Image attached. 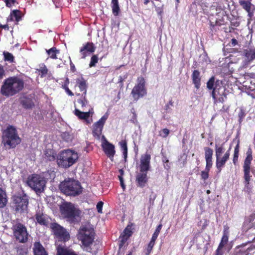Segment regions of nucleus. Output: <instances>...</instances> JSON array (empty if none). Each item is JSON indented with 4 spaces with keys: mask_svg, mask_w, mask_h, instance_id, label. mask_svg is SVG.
<instances>
[{
    "mask_svg": "<svg viewBox=\"0 0 255 255\" xmlns=\"http://www.w3.org/2000/svg\"><path fill=\"white\" fill-rule=\"evenodd\" d=\"M1 139L3 146L8 149L15 148L21 142L16 128L11 125L2 130Z\"/></svg>",
    "mask_w": 255,
    "mask_h": 255,
    "instance_id": "nucleus-1",
    "label": "nucleus"
},
{
    "mask_svg": "<svg viewBox=\"0 0 255 255\" xmlns=\"http://www.w3.org/2000/svg\"><path fill=\"white\" fill-rule=\"evenodd\" d=\"M24 82L21 78L13 76L5 79L1 87V94L5 96H13L22 90Z\"/></svg>",
    "mask_w": 255,
    "mask_h": 255,
    "instance_id": "nucleus-2",
    "label": "nucleus"
},
{
    "mask_svg": "<svg viewBox=\"0 0 255 255\" xmlns=\"http://www.w3.org/2000/svg\"><path fill=\"white\" fill-rule=\"evenodd\" d=\"M60 211L63 217L71 223H78L81 221V211L70 202H65L61 205Z\"/></svg>",
    "mask_w": 255,
    "mask_h": 255,
    "instance_id": "nucleus-3",
    "label": "nucleus"
},
{
    "mask_svg": "<svg viewBox=\"0 0 255 255\" xmlns=\"http://www.w3.org/2000/svg\"><path fill=\"white\" fill-rule=\"evenodd\" d=\"M59 188L63 194L67 196H76L82 192V187L80 183L71 178L61 182L59 185Z\"/></svg>",
    "mask_w": 255,
    "mask_h": 255,
    "instance_id": "nucleus-4",
    "label": "nucleus"
},
{
    "mask_svg": "<svg viewBox=\"0 0 255 255\" xmlns=\"http://www.w3.org/2000/svg\"><path fill=\"white\" fill-rule=\"evenodd\" d=\"M78 158L77 152L71 149L64 150L57 156V164L63 168H68L75 164Z\"/></svg>",
    "mask_w": 255,
    "mask_h": 255,
    "instance_id": "nucleus-5",
    "label": "nucleus"
},
{
    "mask_svg": "<svg viewBox=\"0 0 255 255\" xmlns=\"http://www.w3.org/2000/svg\"><path fill=\"white\" fill-rule=\"evenodd\" d=\"M95 233L93 228L89 225L82 226L79 230L78 238L81 241L85 248H88L94 240Z\"/></svg>",
    "mask_w": 255,
    "mask_h": 255,
    "instance_id": "nucleus-6",
    "label": "nucleus"
},
{
    "mask_svg": "<svg viewBox=\"0 0 255 255\" xmlns=\"http://www.w3.org/2000/svg\"><path fill=\"white\" fill-rule=\"evenodd\" d=\"M27 184L37 194L40 193L44 190L46 180L43 177L39 175L33 174L28 177Z\"/></svg>",
    "mask_w": 255,
    "mask_h": 255,
    "instance_id": "nucleus-7",
    "label": "nucleus"
},
{
    "mask_svg": "<svg viewBox=\"0 0 255 255\" xmlns=\"http://www.w3.org/2000/svg\"><path fill=\"white\" fill-rule=\"evenodd\" d=\"M11 229L13 236L19 243H24L28 240V234L26 227L19 222L13 225Z\"/></svg>",
    "mask_w": 255,
    "mask_h": 255,
    "instance_id": "nucleus-8",
    "label": "nucleus"
},
{
    "mask_svg": "<svg viewBox=\"0 0 255 255\" xmlns=\"http://www.w3.org/2000/svg\"><path fill=\"white\" fill-rule=\"evenodd\" d=\"M246 154L247 156L245 159L243 165V170L244 173V178L245 179V187L249 188L250 181L252 177V176L250 175V172L251 169V162L253 160L252 150L251 148H248Z\"/></svg>",
    "mask_w": 255,
    "mask_h": 255,
    "instance_id": "nucleus-9",
    "label": "nucleus"
},
{
    "mask_svg": "<svg viewBox=\"0 0 255 255\" xmlns=\"http://www.w3.org/2000/svg\"><path fill=\"white\" fill-rule=\"evenodd\" d=\"M137 82V84L133 87L131 93L133 98L135 101H137L138 99L143 97L146 94L144 78L143 77L138 78Z\"/></svg>",
    "mask_w": 255,
    "mask_h": 255,
    "instance_id": "nucleus-10",
    "label": "nucleus"
},
{
    "mask_svg": "<svg viewBox=\"0 0 255 255\" xmlns=\"http://www.w3.org/2000/svg\"><path fill=\"white\" fill-rule=\"evenodd\" d=\"M50 226L54 234L59 240L64 242L69 240V234L63 227L55 223L51 224Z\"/></svg>",
    "mask_w": 255,
    "mask_h": 255,
    "instance_id": "nucleus-11",
    "label": "nucleus"
},
{
    "mask_svg": "<svg viewBox=\"0 0 255 255\" xmlns=\"http://www.w3.org/2000/svg\"><path fill=\"white\" fill-rule=\"evenodd\" d=\"M13 201L15 210L20 213L26 210L28 203V198L26 195L15 196L13 197Z\"/></svg>",
    "mask_w": 255,
    "mask_h": 255,
    "instance_id": "nucleus-12",
    "label": "nucleus"
},
{
    "mask_svg": "<svg viewBox=\"0 0 255 255\" xmlns=\"http://www.w3.org/2000/svg\"><path fill=\"white\" fill-rule=\"evenodd\" d=\"M242 55L244 57L242 62V67L245 68L255 59V48H248L244 49Z\"/></svg>",
    "mask_w": 255,
    "mask_h": 255,
    "instance_id": "nucleus-13",
    "label": "nucleus"
},
{
    "mask_svg": "<svg viewBox=\"0 0 255 255\" xmlns=\"http://www.w3.org/2000/svg\"><path fill=\"white\" fill-rule=\"evenodd\" d=\"M151 156L149 154L146 153L142 154L140 158L139 169L140 172H147L150 170Z\"/></svg>",
    "mask_w": 255,
    "mask_h": 255,
    "instance_id": "nucleus-14",
    "label": "nucleus"
},
{
    "mask_svg": "<svg viewBox=\"0 0 255 255\" xmlns=\"http://www.w3.org/2000/svg\"><path fill=\"white\" fill-rule=\"evenodd\" d=\"M104 141L102 142V147L106 154L111 159L113 160L114 156L115 154V146L113 144L108 142L103 136Z\"/></svg>",
    "mask_w": 255,
    "mask_h": 255,
    "instance_id": "nucleus-15",
    "label": "nucleus"
},
{
    "mask_svg": "<svg viewBox=\"0 0 255 255\" xmlns=\"http://www.w3.org/2000/svg\"><path fill=\"white\" fill-rule=\"evenodd\" d=\"M108 118V114H105L98 122L93 125V133L99 136L102 133L104 125Z\"/></svg>",
    "mask_w": 255,
    "mask_h": 255,
    "instance_id": "nucleus-16",
    "label": "nucleus"
},
{
    "mask_svg": "<svg viewBox=\"0 0 255 255\" xmlns=\"http://www.w3.org/2000/svg\"><path fill=\"white\" fill-rule=\"evenodd\" d=\"M36 221L39 225L47 226L50 222V218L41 211L37 210L34 216Z\"/></svg>",
    "mask_w": 255,
    "mask_h": 255,
    "instance_id": "nucleus-17",
    "label": "nucleus"
},
{
    "mask_svg": "<svg viewBox=\"0 0 255 255\" xmlns=\"http://www.w3.org/2000/svg\"><path fill=\"white\" fill-rule=\"evenodd\" d=\"M230 148L228 150L223 157L220 156L219 157H216V166L217 168L218 169V172H220L222 170V168L224 167L226 162L229 159L230 153Z\"/></svg>",
    "mask_w": 255,
    "mask_h": 255,
    "instance_id": "nucleus-18",
    "label": "nucleus"
},
{
    "mask_svg": "<svg viewBox=\"0 0 255 255\" xmlns=\"http://www.w3.org/2000/svg\"><path fill=\"white\" fill-rule=\"evenodd\" d=\"M240 5L248 12V15L250 18L253 16L255 10L254 6L250 0H239Z\"/></svg>",
    "mask_w": 255,
    "mask_h": 255,
    "instance_id": "nucleus-19",
    "label": "nucleus"
},
{
    "mask_svg": "<svg viewBox=\"0 0 255 255\" xmlns=\"http://www.w3.org/2000/svg\"><path fill=\"white\" fill-rule=\"evenodd\" d=\"M131 235L132 232L131 231V227L129 226H128L120 236L121 241L119 244L120 249L123 246Z\"/></svg>",
    "mask_w": 255,
    "mask_h": 255,
    "instance_id": "nucleus-20",
    "label": "nucleus"
},
{
    "mask_svg": "<svg viewBox=\"0 0 255 255\" xmlns=\"http://www.w3.org/2000/svg\"><path fill=\"white\" fill-rule=\"evenodd\" d=\"M147 172H140L137 174L135 181L137 186L143 188L147 182Z\"/></svg>",
    "mask_w": 255,
    "mask_h": 255,
    "instance_id": "nucleus-21",
    "label": "nucleus"
},
{
    "mask_svg": "<svg viewBox=\"0 0 255 255\" xmlns=\"http://www.w3.org/2000/svg\"><path fill=\"white\" fill-rule=\"evenodd\" d=\"M95 49L96 47L93 43L87 42L80 50V52L82 55V58H85L87 56V53H93L95 51Z\"/></svg>",
    "mask_w": 255,
    "mask_h": 255,
    "instance_id": "nucleus-22",
    "label": "nucleus"
},
{
    "mask_svg": "<svg viewBox=\"0 0 255 255\" xmlns=\"http://www.w3.org/2000/svg\"><path fill=\"white\" fill-rule=\"evenodd\" d=\"M93 113L94 112L92 111V110L91 111L89 110L88 112H83L77 109H75L74 111L75 115L78 117L79 119L85 120L88 124L91 123V121L88 120V118L90 115H92Z\"/></svg>",
    "mask_w": 255,
    "mask_h": 255,
    "instance_id": "nucleus-23",
    "label": "nucleus"
},
{
    "mask_svg": "<svg viewBox=\"0 0 255 255\" xmlns=\"http://www.w3.org/2000/svg\"><path fill=\"white\" fill-rule=\"evenodd\" d=\"M20 104L24 108L26 109H32L34 106V102L31 98L27 97L22 98L20 100Z\"/></svg>",
    "mask_w": 255,
    "mask_h": 255,
    "instance_id": "nucleus-24",
    "label": "nucleus"
},
{
    "mask_svg": "<svg viewBox=\"0 0 255 255\" xmlns=\"http://www.w3.org/2000/svg\"><path fill=\"white\" fill-rule=\"evenodd\" d=\"M193 83L197 89H199L201 85L200 72L198 70H194L192 75Z\"/></svg>",
    "mask_w": 255,
    "mask_h": 255,
    "instance_id": "nucleus-25",
    "label": "nucleus"
},
{
    "mask_svg": "<svg viewBox=\"0 0 255 255\" xmlns=\"http://www.w3.org/2000/svg\"><path fill=\"white\" fill-rule=\"evenodd\" d=\"M33 250L34 255H41L46 253L44 248L39 242L34 243Z\"/></svg>",
    "mask_w": 255,
    "mask_h": 255,
    "instance_id": "nucleus-26",
    "label": "nucleus"
},
{
    "mask_svg": "<svg viewBox=\"0 0 255 255\" xmlns=\"http://www.w3.org/2000/svg\"><path fill=\"white\" fill-rule=\"evenodd\" d=\"M245 244H242L241 246L237 247L235 249V255H248L249 251L250 250L249 248H245Z\"/></svg>",
    "mask_w": 255,
    "mask_h": 255,
    "instance_id": "nucleus-27",
    "label": "nucleus"
},
{
    "mask_svg": "<svg viewBox=\"0 0 255 255\" xmlns=\"http://www.w3.org/2000/svg\"><path fill=\"white\" fill-rule=\"evenodd\" d=\"M21 17V12L19 10H13L7 18V21H12L14 18L16 21L18 22L20 20Z\"/></svg>",
    "mask_w": 255,
    "mask_h": 255,
    "instance_id": "nucleus-28",
    "label": "nucleus"
},
{
    "mask_svg": "<svg viewBox=\"0 0 255 255\" xmlns=\"http://www.w3.org/2000/svg\"><path fill=\"white\" fill-rule=\"evenodd\" d=\"M57 255H77L74 251L59 246L57 249Z\"/></svg>",
    "mask_w": 255,
    "mask_h": 255,
    "instance_id": "nucleus-29",
    "label": "nucleus"
},
{
    "mask_svg": "<svg viewBox=\"0 0 255 255\" xmlns=\"http://www.w3.org/2000/svg\"><path fill=\"white\" fill-rule=\"evenodd\" d=\"M76 84L78 86L81 91H84V95L86 96L87 92V84L86 81L83 78H78L76 79Z\"/></svg>",
    "mask_w": 255,
    "mask_h": 255,
    "instance_id": "nucleus-30",
    "label": "nucleus"
},
{
    "mask_svg": "<svg viewBox=\"0 0 255 255\" xmlns=\"http://www.w3.org/2000/svg\"><path fill=\"white\" fill-rule=\"evenodd\" d=\"M111 7L113 14L118 16L120 11L118 0H112Z\"/></svg>",
    "mask_w": 255,
    "mask_h": 255,
    "instance_id": "nucleus-31",
    "label": "nucleus"
},
{
    "mask_svg": "<svg viewBox=\"0 0 255 255\" xmlns=\"http://www.w3.org/2000/svg\"><path fill=\"white\" fill-rule=\"evenodd\" d=\"M7 202V200L5 192L0 188V208L5 207Z\"/></svg>",
    "mask_w": 255,
    "mask_h": 255,
    "instance_id": "nucleus-32",
    "label": "nucleus"
},
{
    "mask_svg": "<svg viewBox=\"0 0 255 255\" xmlns=\"http://www.w3.org/2000/svg\"><path fill=\"white\" fill-rule=\"evenodd\" d=\"M45 157L49 161H54L56 158V153L53 149H46L44 153Z\"/></svg>",
    "mask_w": 255,
    "mask_h": 255,
    "instance_id": "nucleus-33",
    "label": "nucleus"
},
{
    "mask_svg": "<svg viewBox=\"0 0 255 255\" xmlns=\"http://www.w3.org/2000/svg\"><path fill=\"white\" fill-rule=\"evenodd\" d=\"M222 89L223 88L221 87L218 88L217 85H216L215 88L213 89L212 92V97L214 100L215 103L217 101L218 96L222 95V92H221L220 91L222 90Z\"/></svg>",
    "mask_w": 255,
    "mask_h": 255,
    "instance_id": "nucleus-34",
    "label": "nucleus"
},
{
    "mask_svg": "<svg viewBox=\"0 0 255 255\" xmlns=\"http://www.w3.org/2000/svg\"><path fill=\"white\" fill-rule=\"evenodd\" d=\"M119 144L121 149L123 150L124 159L125 161H126L128 155V147L127 142L126 140H122L119 142Z\"/></svg>",
    "mask_w": 255,
    "mask_h": 255,
    "instance_id": "nucleus-35",
    "label": "nucleus"
},
{
    "mask_svg": "<svg viewBox=\"0 0 255 255\" xmlns=\"http://www.w3.org/2000/svg\"><path fill=\"white\" fill-rule=\"evenodd\" d=\"M37 71L40 72L39 75L41 77H43L45 76L48 73V69L46 66L44 64H41L39 65V68L36 69Z\"/></svg>",
    "mask_w": 255,
    "mask_h": 255,
    "instance_id": "nucleus-36",
    "label": "nucleus"
},
{
    "mask_svg": "<svg viewBox=\"0 0 255 255\" xmlns=\"http://www.w3.org/2000/svg\"><path fill=\"white\" fill-rule=\"evenodd\" d=\"M240 141L239 140H238L237 144L236 145L235 149H234V157L233 161L234 164H236V163L238 161V157H239V147H240Z\"/></svg>",
    "mask_w": 255,
    "mask_h": 255,
    "instance_id": "nucleus-37",
    "label": "nucleus"
},
{
    "mask_svg": "<svg viewBox=\"0 0 255 255\" xmlns=\"http://www.w3.org/2000/svg\"><path fill=\"white\" fill-rule=\"evenodd\" d=\"M225 149L223 146V144L221 145H219L217 144H215V155L216 157L221 156L222 154L224 152Z\"/></svg>",
    "mask_w": 255,
    "mask_h": 255,
    "instance_id": "nucleus-38",
    "label": "nucleus"
},
{
    "mask_svg": "<svg viewBox=\"0 0 255 255\" xmlns=\"http://www.w3.org/2000/svg\"><path fill=\"white\" fill-rule=\"evenodd\" d=\"M46 52L50 58L52 59H56V54L59 53V51L57 50L55 47H52L49 50H47Z\"/></svg>",
    "mask_w": 255,
    "mask_h": 255,
    "instance_id": "nucleus-39",
    "label": "nucleus"
},
{
    "mask_svg": "<svg viewBox=\"0 0 255 255\" xmlns=\"http://www.w3.org/2000/svg\"><path fill=\"white\" fill-rule=\"evenodd\" d=\"M205 150V159H212V156L213 154V150L212 149L205 147L204 148Z\"/></svg>",
    "mask_w": 255,
    "mask_h": 255,
    "instance_id": "nucleus-40",
    "label": "nucleus"
},
{
    "mask_svg": "<svg viewBox=\"0 0 255 255\" xmlns=\"http://www.w3.org/2000/svg\"><path fill=\"white\" fill-rule=\"evenodd\" d=\"M82 96L83 99L78 100L77 101V102L80 104L81 109L83 110H84V108L86 106V105H87L88 102L87 99H86V96L82 95Z\"/></svg>",
    "mask_w": 255,
    "mask_h": 255,
    "instance_id": "nucleus-41",
    "label": "nucleus"
},
{
    "mask_svg": "<svg viewBox=\"0 0 255 255\" xmlns=\"http://www.w3.org/2000/svg\"><path fill=\"white\" fill-rule=\"evenodd\" d=\"M215 77H212L207 83V88L209 90H212L215 88Z\"/></svg>",
    "mask_w": 255,
    "mask_h": 255,
    "instance_id": "nucleus-42",
    "label": "nucleus"
},
{
    "mask_svg": "<svg viewBox=\"0 0 255 255\" xmlns=\"http://www.w3.org/2000/svg\"><path fill=\"white\" fill-rule=\"evenodd\" d=\"M161 228H162V225L161 224L159 225L157 227L155 232H154L153 234L152 235V238H151V239L152 240L156 241V239H157V237H158V235H159V233H160V232L161 231Z\"/></svg>",
    "mask_w": 255,
    "mask_h": 255,
    "instance_id": "nucleus-43",
    "label": "nucleus"
},
{
    "mask_svg": "<svg viewBox=\"0 0 255 255\" xmlns=\"http://www.w3.org/2000/svg\"><path fill=\"white\" fill-rule=\"evenodd\" d=\"M3 55L4 57L5 60L9 61L10 62H12L13 61L14 57L12 54H11L8 52H4Z\"/></svg>",
    "mask_w": 255,
    "mask_h": 255,
    "instance_id": "nucleus-44",
    "label": "nucleus"
},
{
    "mask_svg": "<svg viewBox=\"0 0 255 255\" xmlns=\"http://www.w3.org/2000/svg\"><path fill=\"white\" fill-rule=\"evenodd\" d=\"M98 57L97 55H94L92 56L91 58V61L89 64V67H94L96 65V64L98 63Z\"/></svg>",
    "mask_w": 255,
    "mask_h": 255,
    "instance_id": "nucleus-45",
    "label": "nucleus"
},
{
    "mask_svg": "<svg viewBox=\"0 0 255 255\" xmlns=\"http://www.w3.org/2000/svg\"><path fill=\"white\" fill-rule=\"evenodd\" d=\"M155 242V241L152 240V239H151L148 245L147 249H146V253H145L146 255H149L151 253V252L152 250V248H153V246H154Z\"/></svg>",
    "mask_w": 255,
    "mask_h": 255,
    "instance_id": "nucleus-46",
    "label": "nucleus"
},
{
    "mask_svg": "<svg viewBox=\"0 0 255 255\" xmlns=\"http://www.w3.org/2000/svg\"><path fill=\"white\" fill-rule=\"evenodd\" d=\"M170 131L168 129L165 128L161 129L159 132V135L163 138H166L169 134Z\"/></svg>",
    "mask_w": 255,
    "mask_h": 255,
    "instance_id": "nucleus-47",
    "label": "nucleus"
},
{
    "mask_svg": "<svg viewBox=\"0 0 255 255\" xmlns=\"http://www.w3.org/2000/svg\"><path fill=\"white\" fill-rule=\"evenodd\" d=\"M220 97L217 98V102H221V103H224L226 99V95L224 93V90L223 92H222V95L219 96Z\"/></svg>",
    "mask_w": 255,
    "mask_h": 255,
    "instance_id": "nucleus-48",
    "label": "nucleus"
},
{
    "mask_svg": "<svg viewBox=\"0 0 255 255\" xmlns=\"http://www.w3.org/2000/svg\"><path fill=\"white\" fill-rule=\"evenodd\" d=\"M206 162V170L209 171L212 166V159H205Z\"/></svg>",
    "mask_w": 255,
    "mask_h": 255,
    "instance_id": "nucleus-49",
    "label": "nucleus"
},
{
    "mask_svg": "<svg viewBox=\"0 0 255 255\" xmlns=\"http://www.w3.org/2000/svg\"><path fill=\"white\" fill-rule=\"evenodd\" d=\"M5 2L7 7H10L16 2V0H5Z\"/></svg>",
    "mask_w": 255,
    "mask_h": 255,
    "instance_id": "nucleus-50",
    "label": "nucleus"
},
{
    "mask_svg": "<svg viewBox=\"0 0 255 255\" xmlns=\"http://www.w3.org/2000/svg\"><path fill=\"white\" fill-rule=\"evenodd\" d=\"M103 206V202L102 201L99 202L96 206V208L98 211V212L99 213H102V207Z\"/></svg>",
    "mask_w": 255,
    "mask_h": 255,
    "instance_id": "nucleus-51",
    "label": "nucleus"
},
{
    "mask_svg": "<svg viewBox=\"0 0 255 255\" xmlns=\"http://www.w3.org/2000/svg\"><path fill=\"white\" fill-rule=\"evenodd\" d=\"M209 171H207V170H206V171H202L201 172V177H202V178L204 180H206L208 177H209V174H208V172Z\"/></svg>",
    "mask_w": 255,
    "mask_h": 255,
    "instance_id": "nucleus-52",
    "label": "nucleus"
},
{
    "mask_svg": "<svg viewBox=\"0 0 255 255\" xmlns=\"http://www.w3.org/2000/svg\"><path fill=\"white\" fill-rule=\"evenodd\" d=\"M5 75V71L3 69V67L0 65V79L3 78Z\"/></svg>",
    "mask_w": 255,
    "mask_h": 255,
    "instance_id": "nucleus-53",
    "label": "nucleus"
},
{
    "mask_svg": "<svg viewBox=\"0 0 255 255\" xmlns=\"http://www.w3.org/2000/svg\"><path fill=\"white\" fill-rule=\"evenodd\" d=\"M245 114L243 110H241L240 113H239V117L240 118L239 119V122L241 123L243 119L245 117Z\"/></svg>",
    "mask_w": 255,
    "mask_h": 255,
    "instance_id": "nucleus-54",
    "label": "nucleus"
},
{
    "mask_svg": "<svg viewBox=\"0 0 255 255\" xmlns=\"http://www.w3.org/2000/svg\"><path fill=\"white\" fill-rule=\"evenodd\" d=\"M127 78V75H125L124 76V77H122L121 76H120L119 77V82L121 83V86H123V82L124 81H125V80Z\"/></svg>",
    "mask_w": 255,
    "mask_h": 255,
    "instance_id": "nucleus-55",
    "label": "nucleus"
},
{
    "mask_svg": "<svg viewBox=\"0 0 255 255\" xmlns=\"http://www.w3.org/2000/svg\"><path fill=\"white\" fill-rule=\"evenodd\" d=\"M221 241L226 244L228 241V237L227 235H224L222 237Z\"/></svg>",
    "mask_w": 255,
    "mask_h": 255,
    "instance_id": "nucleus-56",
    "label": "nucleus"
},
{
    "mask_svg": "<svg viewBox=\"0 0 255 255\" xmlns=\"http://www.w3.org/2000/svg\"><path fill=\"white\" fill-rule=\"evenodd\" d=\"M223 253L224 252L223 251V249L218 248L217 250H216V255H223Z\"/></svg>",
    "mask_w": 255,
    "mask_h": 255,
    "instance_id": "nucleus-57",
    "label": "nucleus"
},
{
    "mask_svg": "<svg viewBox=\"0 0 255 255\" xmlns=\"http://www.w3.org/2000/svg\"><path fill=\"white\" fill-rule=\"evenodd\" d=\"M17 255H26V253L22 249H18L17 251Z\"/></svg>",
    "mask_w": 255,
    "mask_h": 255,
    "instance_id": "nucleus-58",
    "label": "nucleus"
},
{
    "mask_svg": "<svg viewBox=\"0 0 255 255\" xmlns=\"http://www.w3.org/2000/svg\"><path fill=\"white\" fill-rule=\"evenodd\" d=\"M70 68L71 70L73 72H75L76 71V68L75 67L74 64L72 62L71 60H70Z\"/></svg>",
    "mask_w": 255,
    "mask_h": 255,
    "instance_id": "nucleus-59",
    "label": "nucleus"
},
{
    "mask_svg": "<svg viewBox=\"0 0 255 255\" xmlns=\"http://www.w3.org/2000/svg\"><path fill=\"white\" fill-rule=\"evenodd\" d=\"M231 44L233 46H235L238 44V41L235 38H232L231 39Z\"/></svg>",
    "mask_w": 255,
    "mask_h": 255,
    "instance_id": "nucleus-60",
    "label": "nucleus"
},
{
    "mask_svg": "<svg viewBox=\"0 0 255 255\" xmlns=\"http://www.w3.org/2000/svg\"><path fill=\"white\" fill-rule=\"evenodd\" d=\"M65 90L67 92V93L69 95V96H73V93L71 92V90H70L69 89V88L68 87H66L65 88Z\"/></svg>",
    "mask_w": 255,
    "mask_h": 255,
    "instance_id": "nucleus-61",
    "label": "nucleus"
},
{
    "mask_svg": "<svg viewBox=\"0 0 255 255\" xmlns=\"http://www.w3.org/2000/svg\"><path fill=\"white\" fill-rule=\"evenodd\" d=\"M0 27L4 28V29H6L7 30L9 29V27L7 24H5V25L0 24Z\"/></svg>",
    "mask_w": 255,
    "mask_h": 255,
    "instance_id": "nucleus-62",
    "label": "nucleus"
},
{
    "mask_svg": "<svg viewBox=\"0 0 255 255\" xmlns=\"http://www.w3.org/2000/svg\"><path fill=\"white\" fill-rule=\"evenodd\" d=\"M225 245H226V244H224L222 241H221L218 248L220 249H223V247H224V246Z\"/></svg>",
    "mask_w": 255,
    "mask_h": 255,
    "instance_id": "nucleus-63",
    "label": "nucleus"
},
{
    "mask_svg": "<svg viewBox=\"0 0 255 255\" xmlns=\"http://www.w3.org/2000/svg\"><path fill=\"white\" fill-rule=\"evenodd\" d=\"M225 245H226V244H224L222 241H221L218 248L220 249H223V247H224V246Z\"/></svg>",
    "mask_w": 255,
    "mask_h": 255,
    "instance_id": "nucleus-64",
    "label": "nucleus"
}]
</instances>
